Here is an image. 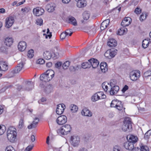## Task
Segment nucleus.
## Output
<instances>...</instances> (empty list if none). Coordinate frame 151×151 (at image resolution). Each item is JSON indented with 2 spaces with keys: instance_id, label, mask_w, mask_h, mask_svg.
<instances>
[{
  "instance_id": "052dcab7",
  "label": "nucleus",
  "mask_w": 151,
  "mask_h": 151,
  "mask_svg": "<svg viewBox=\"0 0 151 151\" xmlns=\"http://www.w3.org/2000/svg\"><path fill=\"white\" fill-rule=\"evenodd\" d=\"M67 36L65 32L62 33L60 36V38L62 40L64 39Z\"/></svg>"
},
{
  "instance_id": "0eeeda50",
  "label": "nucleus",
  "mask_w": 151,
  "mask_h": 151,
  "mask_svg": "<svg viewBox=\"0 0 151 151\" xmlns=\"http://www.w3.org/2000/svg\"><path fill=\"white\" fill-rule=\"evenodd\" d=\"M34 82L29 81H26L25 82V84L23 86V90L30 91L34 88Z\"/></svg>"
},
{
  "instance_id": "864d4df0",
  "label": "nucleus",
  "mask_w": 151,
  "mask_h": 151,
  "mask_svg": "<svg viewBox=\"0 0 151 151\" xmlns=\"http://www.w3.org/2000/svg\"><path fill=\"white\" fill-rule=\"evenodd\" d=\"M71 29H67L66 31L65 32V33L66 34L67 36L68 35H69V36H71L72 33L73 32H71Z\"/></svg>"
},
{
  "instance_id": "ea45409f",
  "label": "nucleus",
  "mask_w": 151,
  "mask_h": 151,
  "mask_svg": "<svg viewBox=\"0 0 151 151\" xmlns=\"http://www.w3.org/2000/svg\"><path fill=\"white\" fill-rule=\"evenodd\" d=\"M83 17L84 20H88L89 18L90 14L87 11H85L83 14Z\"/></svg>"
},
{
  "instance_id": "e433bc0d",
  "label": "nucleus",
  "mask_w": 151,
  "mask_h": 151,
  "mask_svg": "<svg viewBox=\"0 0 151 151\" xmlns=\"http://www.w3.org/2000/svg\"><path fill=\"white\" fill-rule=\"evenodd\" d=\"M137 138L133 135H131L129 137V141L132 142L133 144L136 142L137 141Z\"/></svg>"
},
{
  "instance_id": "13d9d810",
  "label": "nucleus",
  "mask_w": 151,
  "mask_h": 151,
  "mask_svg": "<svg viewBox=\"0 0 151 151\" xmlns=\"http://www.w3.org/2000/svg\"><path fill=\"white\" fill-rule=\"evenodd\" d=\"M45 62V60L43 59H38L37 62V63L40 64H43Z\"/></svg>"
},
{
  "instance_id": "f3484780",
  "label": "nucleus",
  "mask_w": 151,
  "mask_h": 151,
  "mask_svg": "<svg viewBox=\"0 0 151 151\" xmlns=\"http://www.w3.org/2000/svg\"><path fill=\"white\" fill-rule=\"evenodd\" d=\"M119 89V87L118 86H114L113 87H111V89L109 91L111 95H115L116 94Z\"/></svg>"
},
{
  "instance_id": "09e8293b",
  "label": "nucleus",
  "mask_w": 151,
  "mask_h": 151,
  "mask_svg": "<svg viewBox=\"0 0 151 151\" xmlns=\"http://www.w3.org/2000/svg\"><path fill=\"white\" fill-rule=\"evenodd\" d=\"M43 20L42 19H37L36 24L37 25L41 26L42 24Z\"/></svg>"
},
{
  "instance_id": "c9c22d12",
  "label": "nucleus",
  "mask_w": 151,
  "mask_h": 151,
  "mask_svg": "<svg viewBox=\"0 0 151 151\" xmlns=\"http://www.w3.org/2000/svg\"><path fill=\"white\" fill-rule=\"evenodd\" d=\"M149 40L148 38H147V39H145L143 41L142 46L143 48H146L148 47L150 42V41H148Z\"/></svg>"
},
{
  "instance_id": "393cba45",
  "label": "nucleus",
  "mask_w": 151,
  "mask_h": 151,
  "mask_svg": "<svg viewBox=\"0 0 151 151\" xmlns=\"http://www.w3.org/2000/svg\"><path fill=\"white\" fill-rule=\"evenodd\" d=\"M8 68V65L6 63L3 61H0V70H1L5 71Z\"/></svg>"
},
{
  "instance_id": "a211bd4d",
  "label": "nucleus",
  "mask_w": 151,
  "mask_h": 151,
  "mask_svg": "<svg viewBox=\"0 0 151 151\" xmlns=\"http://www.w3.org/2000/svg\"><path fill=\"white\" fill-rule=\"evenodd\" d=\"M56 5L54 3L47 4L46 6V9L48 12H52L55 10Z\"/></svg>"
},
{
  "instance_id": "b1692460",
  "label": "nucleus",
  "mask_w": 151,
  "mask_h": 151,
  "mask_svg": "<svg viewBox=\"0 0 151 151\" xmlns=\"http://www.w3.org/2000/svg\"><path fill=\"white\" fill-rule=\"evenodd\" d=\"M110 22V20L107 19L103 22L101 24L100 29L101 30H104L107 27Z\"/></svg>"
},
{
  "instance_id": "3c124183",
  "label": "nucleus",
  "mask_w": 151,
  "mask_h": 151,
  "mask_svg": "<svg viewBox=\"0 0 151 151\" xmlns=\"http://www.w3.org/2000/svg\"><path fill=\"white\" fill-rule=\"evenodd\" d=\"M33 144L31 145L28 146L25 149L24 151H31L34 147Z\"/></svg>"
},
{
  "instance_id": "6ab92c4d",
  "label": "nucleus",
  "mask_w": 151,
  "mask_h": 151,
  "mask_svg": "<svg viewBox=\"0 0 151 151\" xmlns=\"http://www.w3.org/2000/svg\"><path fill=\"white\" fill-rule=\"evenodd\" d=\"M124 146L126 149L129 150H131L134 147V144L129 141L125 142Z\"/></svg>"
},
{
  "instance_id": "e2e57ef3",
  "label": "nucleus",
  "mask_w": 151,
  "mask_h": 151,
  "mask_svg": "<svg viewBox=\"0 0 151 151\" xmlns=\"http://www.w3.org/2000/svg\"><path fill=\"white\" fill-rule=\"evenodd\" d=\"M102 87L104 91L106 92L108 90V86L106 85H105L104 83H103L102 84Z\"/></svg>"
},
{
  "instance_id": "a878e982",
  "label": "nucleus",
  "mask_w": 151,
  "mask_h": 151,
  "mask_svg": "<svg viewBox=\"0 0 151 151\" xmlns=\"http://www.w3.org/2000/svg\"><path fill=\"white\" fill-rule=\"evenodd\" d=\"M40 80L44 82H47L50 81L49 77L45 73L42 74L40 76Z\"/></svg>"
},
{
  "instance_id": "9d476101",
  "label": "nucleus",
  "mask_w": 151,
  "mask_h": 151,
  "mask_svg": "<svg viewBox=\"0 0 151 151\" xmlns=\"http://www.w3.org/2000/svg\"><path fill=\"white\" fill-rule=\"evenodd\" d=\"M67 121V118L65 115H61L59 116L56 119V122L59 125H61L65 124Z\"/></svg>"
},
{
  "instance_id": "6e6552de",
  "label": "nucleus",
  "mask_w": 151,
  "mask_h": 151,
  "mask_svg": "<svg viewBox=\"0 0 151 151\" xmlns=\"http://www.w3.org/2000/svg\"><path fill=\"white\" fill-rule=\"evenodd\" d=\"M24 64V63L23 61H21L17 65V66L14 70L11 71L12 73L13 74L18 73L22 70Z\"/></svg>"
},
{
  "instance_id": "bb28decb",
  "label": "nucleus",
  "mask_w": 151,
  "mask_h": 151,
  "mask_svg": "<svg viewBox=\"0 0 151 151\" xmlns=\"http://www.w3.org/2000/svg\"><path fill=\"white\" fill-rule=\"evenodd\" d=\"M39 120L38 118H35L34 120L32 122V123L28 126V128L29 129H32L33 127H36L37 124H38V122L39 121Z\"/></svg>"
},
{
  "instance_id": "5fc2aeb1",
  "label": "nucleus",
  "mask_w": 151,
  "mask_h": 151,
  "mask_svg": "<svg viewBox=\"0 0 151 151\" xmlns=\"http://www.w3.org/2000/svg\"><path fill=\"white\" fill-rule=\"evenodd\" d=\"M116 82L115 80H111L110 83V86L111 87H113L114 86H116Z\"/></svg>"
},
{
  "instance_id": "a18cd8bd",
  "label": "nucleus",
  "mask_w": 151,
  "mask_h": 151,
  "mask_svg": "<svg viewBox=\"0 0 151 151\" xmlns=\"http://www.w3.org/2000/svg\"><path fill=\"white\" fill-rule=\"evenodd\" d=\"M140 151H149V148L146 146L142 145L140 146Z\"/></svg>"
},
{
  "instance_id": "9b49d317",
  "label": "nucleus",
  "mask_w": 151,
  "mask_h": 151,
  "mask_svg": "<svg viewBox=\"0 0 151 151\" xmlns=\"http://www.w3.org/2000/svg\"><path fill=\"white\" fill-rule=\"evenodd\" d=\"M44 12V10L40 7H37L36 8H34L33 10V14L37 16L42 15Z\"/></svg>"
},
{
  "instance_id": "c85d7f7f",
  "label": "nucleus",
  "mask_w": 151,
  "mask_h": 151,
  "mask_svg": "<svg viewBox=\"0 0 151 151\" xmlns=\"http://www.w3.org/2000/svg\"><path fill=\"white\" fill-rule=\"evenodd\" d=\"M49 77V79L51 80L54 77L55 73L54 71L52 70H47L45 73Z\"/></svg>"
},
{
  "instance_id": "4c0bfd02",
  "label": "nucleus",
  "mask_w": 151,
  "mask_h": 151,
  "mask_svg": "<svg viewBox=\"0 0 151 151\" xmlns=\"http://www.w3.org/2000/svg\"><path fill=\"white\" fill-rule=\"evenodd\" d=\"M70 108L71 111L72 112H76L78 109V107L74 104H71L70 106Z\"/></svg>"
},
{
  "instance_id": "1a4fd4ad",
  "label": "nucleus",
  "mask_w": 151,
  "mask_h": 151,
  "mask_svg": "<svg viewBox=\"0 0 151 151\" xmlns=\"http://www.w3.org/2000/svg\"><path fill=\"white\" fill-rule=\"evenodd\" d=\"M65 108V106L63 104H59L57 105L56 112L58 115L62 114Z\"/></svg>"
},
{
  "instance_id": "20e7f679",
  "label": "nucleus",
  "mask_w": 151,
  "mask_h": 151,
  "mask_svg": "<svg viewBox=\"0 0 151 151\" xmlns=\"http://www.w3.org/2000/svg\"><path fill=\"white\" fill-rule=\"evenodd\" d=\"M140 76V72L137 70H134L130 72L129 77L133 81L137 80Z\"/></svg>"
},
{
  "instance_id": "2f4dec72",
  "label": "nucleus",
  "mask_w": 151,
  "mask_h": 151,
  "mask_svg": "<svg viewBox=\"0 0 151 151\" xmlns=\"http://www.w3.org/2000/svg\"><path fill=\"white\" fill-rule=\"evenodd\" d=\"M127 29L126 28L123 27H121L118 31L117 34L120 35H122L124 34V33H126V31H127Z\"/></svg>"
},
{
  "instance_id": "bf43d9fd",
  "label": "nucleus",
  "mask_w": 151,
  "mask_h": 151,
  "mask_svg": "<svg viewBox=\"0 0 151 151\" xmlns=\"http://www.w3.org/2000/svg\"><path fill=\"white\" fill-rule=\"evenodd\" d=\"M141 11V9L140 8L138 7H137L135 9L134 12L136 14H138L140 13Z\"/></svg>"
},
{
  "instance_id": "f8f14e48",
  "label": "nucleus",
  "mask_w": 151,
  "mask_h": 151,
  "mask_svg": "<svg viewBox=\"0 0 151 151\" xmlns=\"http://www.w3.org/2000/svg\"><path fill=\"white\" fill-rule=\"evenodd\" d=\"M14 22V18L12 16H9L6 19V27L7 28H10Z\"/></svg>"
},
{
  "instance_id": "7ed1b4c3",
  "label": "nucleus",
  "mask_w": 151,
  "mask_h": 151,
  "mask_svg": "<svg viewBox=\"0 0 151 151\" xmlns=\"http://www.w3.org/2000/svg\"><path fill=\"white\" fill-rule=\"evenodd\" d=\"M71 130L70 125L66 124L62 126L57 130V133L59 135H65L67 134Z\"/></svg>"
},
{
  "instance_id": "58836bf2",
  "label": "nucleus",
  "mask_w": 151,
  "mask_h": 151,
  "mask_svg": "<svg viewBox=\"0 0 151 151\" xmlns=\"http://www.w3.org/2000/svg\"><path fill=\"white\" fill-rule=\"evenodd\" d=\"M119 101H120L117 99L113 100L111 104V106L116 107L118 105V103Z\"/></svg>"
},
{
  "instance_id": "412c9836",
  "label": "nucleus",
  "mask_w": 151,
  "mask_h": 151,
  "mask_svg": "<svg viewBox=\"0 0 151 151\" xmlns=\"http://www.w3.org/2000/svg\"><path fill=\"white\" fill-rule=\"evenodd\" d=\"M27 44L24 41H21L19 42L18 45L19 50L21 51H23L25 49Z\"/></svg>"
},
{
  "instance_id": "4468645a",
  "label": "nucleus",
  "mask_w": 151,
  "mask_h": 151,
  "mask_svg": "<svg viewBox=\"0 0 151 151\" xmlns=\"http://www.w3.org/2000/svg\"><path fill=\"white\" fill-rule=\"evenodd\" d=\"M85 32L91 35H94L96 32V29L93 26L86 27L85 28Z\"/></svg>"
},
{
  "instance_id": "0e129e2a",
  "label": "nucleus",
  "mask_w": 151,
  "mask_h": 151,
  "mask_svg": "<svg viewBox=\"0 0 151 151\" xmlns=\"http://www.w3.org/2000/svg\"><path fill=\"white\" fill-rule=\"evenodd\" d=\"M128 86L127 85H125L123 88L122 90V91L123 93H124L128 89Z\"/></svg>"
},
{
  "instance_id": "dca6fc26",
  "label": "nucleus",
  "mask_w": 151,
  "mask_h": 151,
  "mask_svg": "<svg viewBox=\"0 0 151 151\" xmlns=\"http://www.w3.org/2000/svg\"><path fill=\"white\" fill-rule=\"evenodd\" d=\"M91 62V66L93 68H96L99 65V62L96 59L94 58H91L90 59Z\"/></svg>"
},
{
  "instance_id": "f257e3e1",
  "label": "nucleus",
  "mask_w": 151,
  "mask_h": 151,
  "mask_svg": "<svg viewBox=\"0 0 151 151\" xmlns=\"http://www.w3.org/2000/svg\"><path fill=\"white\" fill-rule=\"evenodd\" d=\"M16 130L14 127H10L7 131V137L8 140L11 142H13L15 141L17 135Z\"/></svg>"
},
{
  "instance_id": "4d7b16f0",
  "label": "nucleus",
  "mask_w": 151,
  "mask_h": 151,
  "mask_svg": "<svg viewBox=\"0 0 151 151\" xmlns=\"http://www.w3.org/2000/svg\"><path fill=\"white\" fill-rule=\"evenodd\" d=\"M151 73H149V70L145 72L143 75V77H147L151 76Z\"/></svg>"
},
{
  "instance_id": "603ef678",
  "label": "nucleus",
  "mask_w": 151,
  "mask_h": 151,
  "mask_svg": "<svg viewBox=\"0 0 151 151\" xmlns=\"http://www.w3.org/2000/svg\"><path fill=\"white\" fill-rule=\"evenodd\" d=\"M24 126V121L22 119H21L19 122V124L18 126L19 128H22Z\"/></svg>"
},
{
  "instance_id": "c03bdc74",
  "label": "nucleus",
  "mask_w": 151,
  "mask_h": 151,
  "mask_svg": "<svg viewBox=\"0 0 151 151\" xmlns=\"http://www.w3.org/2000/svg\"><path fill=\"white\" fill-rule=\"evenodd\" d=\"M147 15V14L145 13H142V14L140 15L139 17V20L141 21H143L144 20L146 19Z\"/></svg>"
},
{
  "instance_id": "a19ab883",
  "label": "nucleus",
  "mask_w": 151,
  "mask_h": 151,
  "mask_svg": "<svg viewBox=\"0 0 151 151\" xmlns=\"http://www.w3.org/2000/svg\"><path fill=\"white\" fill-rule=\"evenodd\" d=\"M6 131V127L4 125H0V135L3 134Z\"/></svg>"
},
{
  "instance_id": "2eb2a0df",
  "label": "nucleus",
  "mask_w": 151,
  "mask_h": 151,
  "mask_svg": "<svg viewBox=\"0 0 151 151\" xmlns=\"http://www.w3.org/2000/svg\"><path fill=\"white\" fill-rule=\"evenodd\" d=\"M131 19L129 17L125 18L121 23V25L124 27L128 26L131 23Z\"/></svg>"
},
{
  "instance_id": "680f3d73",
  "label": "nucleus",
  "mask_w": 151,
  "mask_h": 151,
  "mask_svg": "<svg viewBox=\"0 0 151 151\" xmlns=\"http://www.w3.org/2000/svg\"><path fill=\"white\" fill-rule=\"evenodd\" d=\"M21 10L23 12L27 13L29 11L30 9L28 7H25L24 8H22Z\"/></svg>"
},
{
  "instance_id": "aec40b11",
  "label": "nucleus",
  "mask_w": 151,
  "mask_h": 151,
  "mask_svg": "<svg viewBox=\"0 0 151 151\" xmlns=\"http://www.w3.org/2000/svg\"><path fill=\"white\" fill-rule=\"evenodd\" d=\"M107 45L110 47H114L117 45V42L114 39H109L107 42Z\"/></svg>"
},
{
  "instance_id": "ddd939ff",
  "label": "nucleus",
  "mask_w": 151,
  "mask_h": 151,
  "mask_svg": "<svg viewBox=\"0 0 151 151\" xmlns=\"http://www.w3.org/2000/svg\"><path fill=\"white\" fill-rule=\"evenodd\" d=\"M102 92L100 91L96 92L91 97V99L92 101L95 102L100 99V96L102 94Z\"/></svg>"
},
{
  "instance_id": "338daca9",
  "label": "nucleus",
  "mask_w": 151,
  "mask_h": 151,
  "mask_svg": "<svg viewBox=\"0 0 151 151\" xmlns=\"http://www.w3.org/2000/svg\"><path fill=\"white\" fill-rule=\"evenodd\" d=\"M7 88V87H6V86H5L3 88H2L1 89V90H0V92L1 93L4 92Z\"/></svg>"
},
{
  "instance_id": "774afa93",
  "label": "nucleus",
  "mask_w": 151,
  "mask_h": 151,
  "mask_svg": "<svg viewBox=\"0 0 151 151\" xmlns=\"http://www.w3.org/2000/svg\"><path fill=\"white\" fill-rule=\"evenodd\" d=\"M131 151H140V149L138 147H135L134 148H133L131 150Z\"/></svg>"
},
{
  "instance_id": "37998d69",
  "label": "nucleus",
  "mask_w": 151,
  "mask_h": 151,
  "mask_svg": "<svg viewBox=\"0 0 151 151\" xmlns=\"http://www.w3.org/2000/svg\"><path fill=\"white\" fill-rule=\"evenodd\" d=\"M116 108L119 110H122L123 109V104H122V102L121 101L119 102L118 103V105L116 107Z\"/></svg>"
},
{
  "instance_id": "7c9ffc66",
  "label": "nucleus",
  "mask_w": 151,
  "mask_h": 151,
  "mask_svg": "<svg viewBox=\"0 0 151 151\" xmlns=\"http://www.w3.org/2000/svg\"><path fill=\"white\" fill-rule=\"evenodd\" d=\"M68 22L76 26L77 25L76 20L75 18L73 17H70L68 18Z\"/></svg>"
},
{
  "instance_id": "69168bd1",
  "label": "nucleus",
  "mask_w": 151,
  "mask_h": 151,
  "mask_svg": "<svg viewBox=\"0 0 151 151\" xmlns=\"http://www.w3.org/2000/svg\"><path fill=\"white\" fill-rule=\"evenodd\" d=\"M62 63L61 62H57L55 64V67L56 68H58L59 67H60L62 65Z\"/></svg>"
},
{
  "instance_id": "423d86ee",
  "label": "nucleus",
  "mask_w": 151,
  "mask_h": 151,
  "mask_svg": "<svg viewBox=\"0 0 151 151\" xmlns=\"http://www.w3.org/2000/svg\"><path fill=\"white\" fill-rule=\"evenodd\" d=\"M80 142L79 137L76 136H72L70 137V142L71 144L74 147L77 146Z\"/></svg>"
},
{
  "instance_id": "c756f323",
  "label": "nucleus",
  "mask_w": 151,
  "mask_h": 151,
  "mask_svg": "<svg viewBox=\"0 0 151 151\" xmlns=\"http://www.w3.org/2000/svg\"><path fill=\"white\" fill-rule=\"evenodd\" d=\"M86 1L84 0H80L77 3V6L79 8H82L85 6L86 5Z\"/></svg>"
},
{
  "instance_id": "f704fd0d",
  "label": "nucleus",
  "mask_w": 151,
  "mask_h": 151,
  "mask_svg": "<svg viewBox=\"0 0 151 151\" xmlns=\"http://www.w3.org/2000/svg\"><path fill=\"white\" fill-rule=\"evenodd\" d=\"M52 88H53L51 85H48L45 87V91L46 93L49 94L52 91Z\"/></svg>"
},
{
  "instance_id": "5701e85b",
  "label": "nucleus",
  "mask_w": 151,
  "mask_h": 151,
  "mask_svg": "<svg viewBox=\"0 0 151 151\" xmlns=\"http://www.w3.org/2000/svg\"><path fill=\"white\" fill-rule=\"evenodd\" d=\"M81 114L83 115L88 116H91L92 113L86 108H84L82 111Z\"/></svg>"
},
{
  "instance_id": "49530a36",
  "label": "nucleus",
  "mask_w": 151,
  "mask_h": 151,
  "mask_svg": "<svg viewBox=\"0 0 151 151\" xmlns=\"http://www.w3.org/2000/svg\"><path fill=\"white\" fill-rule=\"evenodd\" d=\"M70 65V62L68 61L65 62L63 64V68L64 69H66Z\"/></svg>"
},
{
  "instance_id": "39448f33",
  "label": "nucleus",
  "mask_w": 151,
  "mask_h": 151,
  "mask_svg": "<svg viewBox=\"0 0 151 151\" xmlns=\"http://www.w3.org/2000/svg\"><path fill=\"white\" fill-rule=\"evenodd\" d=\"M117 50L114 49H111L108 50L104 53V56L107 58L111 59L115 56L117 52Z\"/></svg>"
},
{
  "instance_id": "cd10ccee",
  "label": "nucleus",
  "mask_w": 151,
  "mask_h": 151,
  "mask_svg": "<svg viewBox=\"0 0 151 151\" xmlns=\"http://www.w3.org/2000/svg\"><path fill=\"white\" fill-rule=\"evenodd\" d=\"M100 66L101 69L103 72L105 73L108 70L107 65L106 63H101Z\"/></svg>"
},
{
  "instance_id": "79ce46f5",
  "label": "nucleus",
  "mask_w": 151,
  "mask_h": 151,
  "mask_svg": "<svg viewBox=\"0 0 151 151\" xmlns=\"http://www.w3.org/2000/svg\"><path fill=\"white\" fill-rule=\"evenodd\" d=\"M34 51L33 50L31 49L29 50L28 52L27 56L30 58H32L34 56Z\"/></svg>"
},
{
  "instance_id": "72a5a7b5",
  "label": "nucleus",
  "mask_w": 151,
  "mask_h": 151,
  "mask_svg": "<svg viewBox=\"0 0 151 151\" xmlns=\"http://www.w3.org/2000/svg\"><path fill=\"white\" fill-rule=\"evenodd\" d=\"M90 59L88 60L87 62H85L82 64V67L84 69L89 68L91 67V62Z\"/></svg>"
},
{
  "instance_id": "8fccbe9b",
  "label": "nucleus",
  "mask_w": 151,
  "mask_h": 151,
  "mask_svg": "<svg viewBox=\"0 0 151 151\" xmlns=\"http://www.w3.org/2000/svg\"><path fill=\"white\" fill-rule=\"evenodd\" d=\"M5 151H16L14 148L11 146H9L6 147Z\"/></svg>"
},
{
  "instance_id": "6e6d98bb",
  "label": "nucleus",
  "mask_w": 151,
  "mask_h": 151,
  "mask_svg": "<svg viewBox=\"0 0 151 151\" xmlns=\"http://www.w3.org/2000/svg\"><path fill=\"white\" fill-rule=\"evenodd\" d=\"M121 148L120 147L116 145L114 147L113 151H121Z\"/></svg>"
},
{
  "instance_id": "473e14b6",
  "label": "nucleus",
  "mask_w": 151,
  "mask_h": 151,
  "mask_svg": "<svg viewBox=\"0 0 151 151\" xmlns=\"http://www.w3.org/2000/svg\"><path fill=\"white\" fill-rule=\"evenodd\" d=\"M44 58L47 60L50 59L51 57V55L50 52L49 51H46L44 52L43 53Z\"/></svg>"
},
{
  "instance_id": "de8ad7c7",
  "label": "nucleus",
  "mask_w": 151,
  "mask_h": 151,
  "mask_svg": "<svg viewBox=\"0 0 151 151\" xmlns=\"http://www.w3.org/2000/svg\"><path fill=\"white\" fill-rule=\"evenodd\" d=\"M151 135V130H149L145 134V138L146 139H148L150 136Z\"/></svg>"
},
{
  "instance_id": "f03ea898",
  "label": "nucleus",
  "mask_w": 151,
  "mask_h": 151,
  "mask_svg": "<svg viewBox=\"0 0 151 151\" xmlns=\"http://www.w3.org/2000/svg\"><path fill=\"white\" fill-rule=\"evenodd\" d=\"M132 122L131 119L129 117L125 118L122 125V130L124 132H129L132 130Z\"/></svg>"
},
{
  "instance_id": "4be33fe9",
  "label": "nucleus",
  "mask_w": 151,
  "mask_h": 151,
  "mask_svg": "<svg viewBox=\"0 0 151 151\" xmlns=\"http://www.w3.org/2000/svg\"><path fill=\"white\" fill-rule=\"evenodd\" d=\"M13 40L12 37H7L5 39L4 41V44L6 46L10 47L12 44Z\"/></svg>"
}]
</instances>
